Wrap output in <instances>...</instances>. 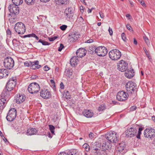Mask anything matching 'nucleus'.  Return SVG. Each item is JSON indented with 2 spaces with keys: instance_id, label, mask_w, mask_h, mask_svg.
Returning <instances> with one entry per match:
<instances>
[{
  "instance_id": "nucleus-1",
  "label": "nucleus",
  "mask_w": 155,
  "mask_h": 155,
  "mask_svg": "<svg viewBox=\"0 0 155 155\" xmlns=\"http://www.w3.org/2000/svg\"><path fill=\"white\" fill-rule=\"evenodd\" d=\"M105 140L111 143H116L119 139V136L115 132L113 131H109L105 135Z\"/></svg>"
},
{
  "instance_id": "nucleus-2",
  "label": "nucleus",
  "mask_w": 155,
  "mask_h": 155,
  "mask_svg": "<svg viewBox=\"0 0 155 155\" xmlns=\"http://www.w3.org/2000/svg\"><path fill=\"white\" fill-rule=\"evenodd\" d=\"M121 55V52L118 50L114 49L110 51L109 56L112 60H117L120 58Z\"/></svg>"
},
{
  "instance_id": "nucleus-3",
  "label": "nucleus",
  "mask_w": 155,
  "mask_h": 155,
  "mask_svg": "<svg viewBox=\"0 0 155 155\" xmlns=\"http://www.w3.org/2000/svg\"><path fill=\"white\" fill-rule=\"evenodd\" d=\"M14 29L15 31L19 34H23L26 31L25 25L21 22H18L16 23Z\"/></svg>"
},
{
  "instance_id": "nucleus-4",
  "label": "nucleus",
  "mask_w": 155,
  "mask_h": 155,
  "mask_svg": "<svg viewBox=\"0 0 155 155\" xmlns=\"http://www.w3.org/2000/svg\"><path fill=\"white\" fill-rule=\"evenodd\" d=\"M40 89L39 84L36 83H32L28 86V90L29 92L32 94L38 92Z\"/></svg>"
},
{
  "instance_id": "nucleus-5",
  "label": "nucleus",
  "mask_w": 155,
  "mask_h": 155,
  "mask_svg": "<svg viewBox=\"0 0 155 155\" xmlns=\"http://www.w3.org/2000/svg\"><path fill=\"white\" fill-rule=\"evenodd\" d=\"M17 114L16 109L15 108L10 109L8 114L6 118L8 121H12L15 118Z\"/></svg>"
},
{
  "instance_id": "nucleus-6",
  "label": "nucleus",
  "mask_w": 155,
  "mask_h": 155,
  "mask_svg": "<svg viewBox=\"0 0 155 155\" xmlns=\"http://www.w3.org/2000/svg\"><path fill=\"white\" fill-rule=\"evenodd\" d=\"M14 62L11 57H7L4 60V64L5 67L7 69H11L14 66Z\"/></svg>"
},
{
  "instance_id": "nucleus-7",
  "label": "nucleus",
  "mask_w": 155,
  "mask_h": 155,
  "mask_svg": "<svg viewBox=\"0 0 155 155\" xmlns=\"http://www.w3.org/2000/svg\"><path fill=\"white\" fill-rule=\"evenodd\" d=\"M94 53L100 56L104 57L107 53V49L104 46H99L96 48Z\"/></svg>"
},
{
  "instance_id": "nucleus-8",
  "label": "nucleus",
  "mask_w": 155,
  "mask_h": 155,
  "mask_svg": "<svg viewBox=\"0 0 155 155\" xmlns=\"http://www.w3.org/2000/svg\"><path fill=\"white\" fill-rule=\"evenodd\" d=\"M117 147V155H123L127 152V150L125 149L126 145L124 143H119Z\"/></svg>"
},
{
  "instance_id": "nucleus-9",
  "label": "nucleus",
  "mask_w": 155,
  "mask_h": 155,
  "mask_svg": "<svg viewBox=\"0 0 155 155\" xmlns=\"http://www.w3.org/2000/svg\"><path fill=\"white\" fill-rule=\"evenodd\" d=\"M144 136L148 138H151L155 136V130L152 128L146 129L144 131Z\"/></svg>"
},
{
  "instance_id": "nucleus-10",
  "label": "nucleus",
  "mask_w": 155,
  "mask_h": 155,
  "mask_svg": "<svg viewBox=\"0 0 155 155\" xmlns=\"http://www.w3.org/2000/svg\"><path fill=\"white\" fill-rule=\"evenodd\" d=\"M128 96V94L124 91H121L119 92L117 95V99L120 101L126 100Z\"/></svg>"
},
{
  "instance_id": "nucleus-11",
  "label": "nucleus",
  "mask_w": 155,
  "mask_h": 155,
  "mask_svg": "<svg viewBox=\"0 0 155 155\" xmlns=\"http://www.w3.org/2000/svg\"><path fill=\"white\" fill-rule=\"evenodd\" d=\"M127 91L129 93H132L136 89V84L133 82H128L126 85Z\"/></svg>"
},
{
  "instance_id": "nucleus-12",
  "label": "nucleus",
  "mask_w": 155,
  "mask_h": 155,
  "mask_svg": "<svg viewBox=\"0 0 155 155\" xmlns=\"http://www.w3.org/2000/svg\"><path fill=\"white\" fill-rule=\"evenodd\" d=\"M128 68V64L123 60H120L117 65V68L118 70L124 72L126 71Z\"/></svg>"
},
{
  "instance_id": "nucleus-13",
  "label": "nucleus",
  "mask_w": 155,
  "mask_h": 155,
  "mask_svg": "<svg viewBox=\"0 0 155 155\" xmlns=\"http://www.w3.org/2000/svg\"><path fill=\"white\" fill-rule=\"evenodd\" d=\"M137 131L135 128L131 127L127 130L125 132L126 136L127 137H131L136 135Z\"/></svg>"
},
{
  "instance_id": "nucleus-14",
  "label": "nucleus",
  "mask_w": 155,
  "mask_h": 155,
  "mask_svg": "<svg viewBox=\"0 0 155 155\" xmlns=\"http://www.w3.org/2000/svg\"><path fill=\"white\" fill-rule=\"evenodd\" d=\"M40 96L45 99H48L51 97V94L50 91L47 89H44L41 90Z\"/></svg>"
},
{
  "instance_id": "nucleus-15",
  "label": "nucleus",
  "mask_w": 155,
  "mask_h": 155,
  "mask_svg": "<svg viewBox=\"0 0 155 155\" xmlns=\"http://www.w3.org/2000/svg\"><path fill=\"white\" fill-rule=\"evenodd\" d=\"M111 143L108 141L107 140H104L103 141V144L102 146V151H105L110 149L111 147Z\"/></svg>"
},
{
  "instance_id": "nucleus-16",
  "label": "nucleus",
  "mask_w": 155,
  "mask_h": 155,
  "mask_svg": "<svg viewBox=\"0 0 155 155\" xmlns=\"http://www.w3.org/2000/svg\"><path fill=\"white\" fill-rule=\"evenodd\" d=\"M9 91L6 89H5L3 91L1 97L3 98L1 99H5L6 100V102H7L9 100L10 98V95L9 94Z\"/></svg>"
},
{
  "instance_id": "nucleus-17",
  "label": "nucleus",
  "mask_w": 155,
  "mask_h": 155,
  "mask_svg": "<svg viewBox=\"0 0 155 155\" xmlns=\"http://www.w3.org/2000/svg\"><path fill=\"white\" fill-rule=\"evenodd\" d=\"M86 50L84 48H79L76 52L77 57L81 58L84 56L86 54Z\"/></svg>"
},
{
  "instance_id": "nucleus-18",
  "label": "nucleus",
  "mask_w": 155,
  "mask_h": 155,
  "mask_svg": "<svg viewBox=\"0 0 155 155\" xmlns=\"http://www.w3.org/2000/svg\"><path fill=\"white\" fill-rule=\"evenodd\" d=\"M9 12L12 14L16 15H18L19 12V10L18 7L15 6V7L10 5L9 7Z\"/></svg>"
},
{
  "instance_id": "nucleus-19",
  "label": "nucleus",
  "mask_w": 155,
  "mask_h": 155,
  "mask_svg": "<svg viewBox=\"0 0 155 155\" xmlns=\"http://www.w3.org/2000/svg\"><path fill=\"white\" fill-rule=\"evenodd\" d=\"M9 74V71L6 69H0V78H6L8 76Z\"/></svg>"
},
{
  "instance_id": "nucleus-20",
  "label": "nucleus",
  "mask_w": 155,
  "mask_h": 155,
  "mask_svg": "<svg viewBox=\"0 0 155 155\" xmlns=\"http://www.w3.org/2000/svg\"><path fill=\"white\" fill-rule=\"evenodd\" d=\"M38 132V130L35 128H29L27 130L26 134L28 135H36Z\"/></svg>"
},
{
  "instance_id": "nucleus-21",
  "label": "nucleus",
  "mask_w": 155,
  "mask_h": 155,
  "mask_svg": "<svg viewBox=\"0 0 155 155\" xmlns=\"http://www.w3.org/2000/svg\"><path fill=\"white\" fill-rule=\"evenodd\" d=\"M134 70L133 69H129L125 73V75L128 78H132L134 75Z\"/></svg>"
},
{
  "instance_id": "nucleus-22",
  "label": "nucleus",
  "mask_w": 155,
  "mask_h": 155,
  "mask_svg": "<svg viewBox=\"0 0 155 155\" xmlns=\"http://www.w3.org/2000/svg\"><path fill=\"white\" fill-rule=\"evenodd\" d=\"M26 97L23 95L20 94H17L16 98V102L18 104L22 103L25 100Z\"/></svg>"
},
{
  "instance_id": "nucleus-23",
  "label": "nucleus",
  "mask_w": 155,
  "mask_h": 155,
  "mask_svg": "<svg viewBox=\"0 0 155 155\" xmlns=\"http://www.w3.org/2000/svg\"><path fill=\"white\" fill-rule=\"evenodd\" d=\"M31 69L35 70L39 69L41 67V65L39 64V61H35L31 63Z\"/></svg>"
},
{
  "instance_id": "nucleus-24",
  "label": "nucleus",
  "mask_w": 155,
  "mask_h": 155,
  "mask_svg": "<svg viewBox=\"0 0 155 155\" xmlns=\"http://www.w3.org/2000/svg\"><path fill=\"white\" fill-rule=\"evenodd\" d=\"M83 114L87 118H91L93 115L94 114L89 110H85L83 112Z\"/></svg>"
},
{
  "instance_id": "nucleus-25",
  "label": "nucleus",
  "mask_w": 155,
  "mask_h": 155,
  "mask_svg": "<svg viewBox=\"0 0 155 155\" xmlns=\"http://www.w3.org/2000/svg\"><path fill=\"white\" fill-rule=\"evenodd\" d=\"M70 62L71 65L74 66L77 64L78 60L77 57L74 56L71 59Z\"/></svg>"
},
{
  "instance_id": "nucleus-26",
  "label": "nucleus",
  "mask_w": 155,
  "mask_h": 155,
  "mask_svg": "<svg viewBox=\"0 0 155 155\" xmlns=\"http://www.w3.org/2000/svg\"><path fill=\"white\" fill-rule=\"evenodd\" d=\"M7 103L4 99L0 100V112L2 111L5 108Z\"/></svg>"
},
{
  "instance_id": "nucleus-27",
  "label": "nucleus",
  "mask_w": 155,
  "mask_h": 155,
  "mask_svg": "<svg viewBox=\"0 0 155 155\" xmlns=\"http://www.w3.org/2000/svg\"><path fill=\"white\" fill-rule=\"evenodd\" d=\"M16 85L15 83L14 82L12 84L7 83L5 89L8 91H11L13 89V88L15 87Z\"/></svg>"
},
{
  "instance_id": "nucleus-28",
  "label": "nucleus",
  "mask_w": 155,
  "mask_h": 155,
  "mask_svg": "<svg viewBox=\"0 0 155 155\" xmlns=\"http://www.w3.org/2000/svg\"><path fill=\"white\" fill-rule=\"evenodd\" d=\"M73 71L69 68L66 69L64 71V74L66 76L70 78L72 76Z\"/></svg>"
},
{
  "instance_id": "nucleus-29",
  "label": "nucleus",
  "mask_w": 155,
  "mask_h": 155,
  "mask_svg": "<svg viewBox=\"0 0 155 155\" xmlns=\"http://www.w3.org/2000/svg\"><path fill=\"white\" fill-rule=\"evenodd\" d=\"M73 13L71 8H69L68 9H66V11L65 12V14L68 17L70 18L71 16L72 13Z\"/></svg>"
},
{
  "instance_id": "nucleus-30",
  "label": "nucleus",
  "mask_w": 155,
  "mask_h": 155,
  "mask_svg": "<svg viewBox=\"0 0 155 155\" xmlns=\"http://www.w3.org/2000/svg\"><path fill=\"white\" fill-rule=\"evenodd\" d=\"M12 1L13 3L16 6L20 5L23 2V0H12Z\"/></svg>"
},
{
  "instance_id": "nucleus-31",
  "label": "nucleus",
  "mask_w": 155,
  "mask_h": 155,
  "mask_svg": "<svg viewBox=\"0 0 155 155\" xmlns=\"http://www.w3.org/2000/svg\"><path fill=\"white\" fill-rule=\"evenodd\" d=\"M63 95L66 99H69L71 98V95L69 94V92L68 91H65Z\"/></svg>"
},
{
  "instance_id": "nucleus-32",
  "label": "nucleus",
  "mask_w": 155,
  "mask_h": 155,
  "mask_svg": "<svg viewBox=\"0 0 155 155\" xmlns=\"http://www.w3.org/2000/svg\"><path fill=\"white\" fill-rule=\"evenodd\" d=\"M83 147L85 149L87 152H88L90 150V146L87 143H85L83 145Z\"/></svg>"
},
{
  "instance_id": "nucleus-33",
  "label": "nucleus",
  "mask_w": 155,
  "mask_h": 155,
  "mask_svg": "<svg viewBox=\"0 0 155 155\" xmlns=\"http://www.w3.org/2000/svg\"><path fill=\"white\" fill-rule=\"evenodd\" d=\"M14 82L16 84V79L15 77H13L10 78L7 83H10L11 84H12Z\"/></svg>"
},
{
  "instance_id": "nucleus-34",
  "label": "nucleus",
  "mask_w": 155,
  "mask_h": 155,
  "mask_svg": "<svg viewBox=\"0 0 155 155\" xmlns=\"http://www.w3.org/2000/svg\"><path fill=\"white\" fill-rule=\"evenodd\" d=\"M48 127L51 133L53 134H54V130L55 129L54 127L52 125H49Z\"/></svg>"
},
{
  "instance_id": "nucleus-35",
  "label": "nucleus",
  "mask_w": 155,
  "mask_h": 155,
  "mask_svg": "<svg viewBox=\"0 0 155 155\" xmlns=\"http://www.w3.org/2000/svg\"><path fill=\"white\" fill-rule=\"evenodd\" d=\"M12 42L13 45L15 47L18 46L20 43V42L19 41H17L16 39H13L12 41Z\"/></svg>"
},
{
  "instance_id": "nucleus-36",
  "label": "nucleus",
  "mask_w": 155,
  "mask_h": 155,
  "mask_svg": "<svg viewBox=\"0 0 155 155\" xmlns=\"http://www.w3.org/2000/svg\"><path fill=\"white\" fill-rule=\"evenodd\" d=\"M106 109L105 106L104 104L100 105L98 108V110L99 111H103Z\"/></svg>"
},
{
  "instance_id": "nucleus-37",
  "label": "nucleus",
  "mask_w": 155,
  "mask_h": 155,
  "mask_svg": "<svg viewBox=\"0 0 155 155\" xmlns=\"http://www.w3.org/2000/svg\"><path fill=\"white\" fill-rule=\"evenodd\" d=\"M143 130L142 127H140L138 129V133L136 135V137L138 139L140 138V135L141 134V131Z\"/></svg>"
},
{
  "instance_id": "nucleus-38",
  "label": "nucleus",
  "mask_w": 155,
  "mask_h": 155,
  "mask_svg": "<svg viewBox=\"0 0 155 155\" xmlns=\"http://www.w3.org/2000/svg\"><path fill=\"white\" fill-rule=\"evenodd\" d=\"M143 38L146 44L148 46H149L150 45V42L148 38L146 36H145L143 37Z\"/></svg>"
},
{
  "instance_id": "nucleus-39",
  "label": "nucleus",
  "mask_w": 155,
  "mask_h": 155,
  "mask_svg": "<svg viewBox=\"0 0 155 155\" xmlns=\"http://www.w3.org/2000/svg\"><path fill=\"white\" fill-rule=\"evenodd\" d=\"M38 42L41 43L43 45H50V43L48 42L42 40L41 39H39Z\"/></svg>"
},
{
  "instance_id": "nucleus-40",
  "label": "nucleus",
  "mask_w": 155,
  "mask_h": 155,
  "mask_svg": "<svg viewBox=\"0 0 155 155\" xmlns=\"http://www.w3.org/2000/svg\"><path fill=\"white\" fill-rule=\"evenodd\" d=\"M26 3L28 5H31L34 3L35 0H25Z\"/></svg>"
},
{
  "instance_id": "nucleus-41",
  "label": "nucleus",
  "mask_w": 155,
  "mask_h": 155,
  "mask_svg": "<svg viewBox=\"0 0 155 155\" xmlns=\"http://www.w3.org/2000/svg\"><path fill=\"white\" fill-rule=\"evenodd\" d=\"M143 49L144 50V51L145 53H146V55H147V57L149 59H151V57L150 56L149 54L148 53V52L147 51V49H146V48H145L143 47Z\"/></svg>"
},
{
  "instance_id": "nucleus-42",
  "label": "nucleus",
  "mask_w": 155,
  "mask_h": 155,
  "mask_svg": "<svg viewBox=\"0 0 155 155\" xmlns=\"http://www.w3.org/2000/svg\"><path fill=\"white\" fill-rule=\"evenodd\" d=\"M68 153L69 155H77L76 150H74L71 151H70Z\"/></svg>"
},
{
  "instance_id": "nucleus-43",
  "label": "nucleus",
  "mask_w": 155,
  "mask_h": 155,
  "mask_svg": "<svg viewBox=\"0 0 155 155\" xmlns=\"http://www.w3.org/2000/svg\"><path fill=\"white\" fill-rule=\"evenodd\" d=\"M77 40V39H76V38H74L72 37L69 36L68 40L70 42H75Z\"/></svg>"
},
{
  "instance_id": "nucleus-44",
  "label": "nucleus",
  "mask_w": 155,
  "mask_h": 155,
  "mask_svg": "<svg viewBox=\"0 0 155 155\" xmlns=\"http://www.w3.org/2000/svg\"><path fill=\"white\" fill-rule=\"evenodd\" d=\"M95 47L94 46H93L92 47H91L90 48V50H91V51H89V52H90V53H91L92 54H93V53H94V50H95V49H96Z\"/></svg>"
},
{
  "instance_id": "nucleus-45",
  "label": "nucleus",
  "mask_w": 155,
  "mask_h": 155,
  "mask_svg": "<svg viewBox=\"0 0 155 155\" xmlns=\"http://www.w3.org/2000/svg\"><path fill=\"white\" fill-rule=\"evenodd\" d=\"M69 36L77 39V37H76V34L75 33H72L71 34H70Z\"/></svg>"
},
{
  "instance_id": "nucleus-46",
  "label": "nucleus",
  "mask_w": 155,
  "mask_h": 155,
  "mask_svg": "<svg viewBox=\"0 0 155 155\" xmlns=\"http://www.w3.org/2000/svg\"><path fill=\"white\" fill-rule=\"evenodd\" d=\"M102 151H94V155H102Z\"/></svg>"
},
{
  "instance_id": "nucleus-47",
  "label": "nucleus",
  "mask_w": 155,
  "mask_h": 155,
  "mask_svg": "<svg viewBox=\"0 0 155 155\" xmlns=\"http://www.w3.org/2000/svg\"><path fill=\"white\" fill-rule=\"evenodd\" d=\"M121 36L122 39L125 41H126L127 38L125 35V34L124 33H122Z\"/></svg>"
},
{
  "instance_id": "nucleus-48",
  "label": "nucleus",
  "mask_w": 155,
  "mask_h": 155,
  "mask_svg": "<svg viewBox=\"0 0 155 155\" xmlns=\"http://www.w3.org/2000/svg\"><path fill=\"white\" fill-rule=\"evenodd\" d=\"M67 26L65 25H63L60 27V28L62 31L65 30L67 28Z\"/></svg>"
},
{
  "instance_id": "nucleus-49",
  "label": "nucleus",
  "mask_w": 155,
  "mask_h": 155,
  "mask_svg": "<svg viewBox=\"0 0 155 155\" xmlns=\"http://www.w3.org/2000/svg\"><path fill=\"white\" fill-rule=\"evenodd\" d=\"M6 33L7 36L9 37H10L11 34V32L10 30L9 29H8L6 31Z\"/></svg>"
},
{
  "instance_id": "nucleus-50",
  "label": "nucleus",
  "mask_w": 155,
  "mask_h": 155,
  "mask_svg": "<svg viewBox=\"0 0 155 155\" xmlns=\"http://www.w3.org/2000/svg\"><path fill=\"white\" fill-rule=\"evenodd\" d=\"M31 62H32L31 61H29V62L27 61L25 62L24 63L25 66L27 67H29L30 66L31 67Z\"/></svg>"
},
{
  "instance_id": "nucleus-51",
  "label": "nucleus",
  "mask_w": 155,
  "mask_h": 155,
  "mask_svg": "<svg viewBox=\"0 0 155 155\" xmlns=\"http://www.w3.org/2000/svg\"><path fill=\"white\" fill-rule=\"evenodd\" d=\"M64 47L63 45L62 44H60V46L58 49V51H61L63 48H64Z\"/></svg>"
},
{
  "instance_id": "nucleus-52",
  "label": "nucleus",
  "mask_w": 155,
  "mask_h": 155,
  "mask_svg": "<svg viewBox=\"0 0 155 155\" xmlns=\"http://www.w3.org/2000/svg\"><path fill=\"white\" fill-rule=\"evenodd\" d=\"M58 2L60 3L61 4H65V2H66V0H58Z\"/></svg>"
},
{
  "instance_id": "nucleus-53",
  "label": "nucleus",
  "mask_w": 155,
  "mask_h": 155,
  "mask_svg": "<svg viewBox=\"0 0 155 155\" xmlns=\"http://www.w3.org/2000/svg\"><path fill=\"white\" fill-rule=\"evenodd\" d=\"M89 137L91 139H92L94 137V134L90 132L89 134Z\"/></svg>"
},
{
  "instance_id": "nucleus-54",
  "label": "nucleus",
  "mask_w": 155,
  "mask_h": 155,
  "mask_svg": "<svg viewBox=\"0 0 155 155\" xmlns=\"http://www.w3.org/2000/svg\"><path fill=\"white\" fill-rule=\"evenodd\" d=\"M137 109V107L135 106H133L131 107L130 108V110L131 111H133L136 110Z\"/></svg>"
},
{
  "instance_id": "nucleus-55",
  "label": "nucleus",
  "mask_w": 155,
  "mask_h": 155,
  "mask_svg": "<svg viewBox=\"0 0 155 155\" xmlns=\"http://www.w3.org/2000/svg\"><path fill=\"white\" fill-rule=\"evenodd\" d=\"M33 34V33L31 34H29L25 35L23 36V38H27V37H32V35H32Z\"/></svg>"
},
{
  "instance_id": "nucleus-56",
  "label": "nucleus",
  "mask_w": 155,
  "mask_h": 155,
  "mask_svg": "<svg viewBox=\"0 0 155 155\" xmlns=\"http://www.w3.org/2000/svg\"><path fill=\"white\" fill-rule=\"evenodd\" d=\"M138 1L140 3V4L142 5L143 6V7H146V4L144 1H140L139 0Z\"/></svg>"
},
{
  "instance_id": "nucleus-57",
  "label": "nucleus",
  "mask_w": 155,
  "mask_h": 155,
  "mask_svg": "<svg viewBox=\"0 0 155 155\" xmlns=\"http://www.w3.org/2000/svg\"><path fill=\"white\" fill-rule=\"evenodd\" d=\"M108 31L110 35H112L113 34V31L112 30V29L110 28V27H109V28L108 29Z\"/></svg>"
},
{
  "instance_id": "nucleus-58",
  "label": "nucleus",
  "mask_w": 155,
  "mask_h": 155,
  "mask_svg": "<svg viewBox=\"0 0 155 155\" xmlns=\"http://www.w3.org/2000/svg\"><path fill=\"white\" fill-rule=\"evenodd\" d=\"M126 27H127V29H128L129 30H132V28L130 24H127V25Z\"/></svg>"
},
{
  "instance_id": "nucleus-59",
  "label": "nucleus",
  "mask_w": 155,
  "mask_h": 155,
  "mask_svg": "<svg viewBox=\"0 0 155 155\" xmlns=\"http://www.w3.org/2000/svg\"><path fill=\"white\" fill-rule=\"evenodd\" d=\"M50 82L52 84V86H53L54 87H55V83L54 81L52 79L50 80Z\"/></svg>"
},
{
  "instance_id": "nucleus-60",
  "label": "nucleus",
  "mask_w": 155,
  "mask_h": 155,
  "mask_svg": "<svg viewBox=\"0 0 155 155\" xmlns=\"http://www.w3.org/2000/svg\"><path fill=\"white\" fill-rule=\"evenodd\" d=\"M32 35V37H34L37 40H38L39 39V38L37 36H36L35 34H34V33H33V34L32 35Z\"/></svg>"
},
{
  "instance_id": "nucleus-61",
  "label": "nucleus",
  "mask_w": 155,
  "mask_h": 155,
  "mask_svg": "<svg viewBox=\"0 0 155 155\" xmlns=\"http://www.w3.org/2000/svg\"><path fill=\"white\" fill-rule=\"evenodd\" d=\"M99 13L101 18H104V14L103 13H102L101 12H100Z\"/></svg>"
},
{
  "instance_id": "nucleus-62",
  "label": "nucleus",
  "mask_w": 155,
  "mask_h": 155,
  "mask_svg": "<svg viewBox=\"0 0 155 155\" xmlns=\"http://www.w3.org/2000/svg\"><path fill=\"white\" fill-rule=\"evenodd\" d=\"M44 70L45 71H47L49 70V68L47 65H46L44 67Z\"/></svg>"
},
{
  "instance_id": "nucleus-63",
  "label": "nucleus",
  "mask_w": 155,
  "mask_h": 155,
  "mask_svg": "<svg viewBox=\"0 0 155 155\" xmlns=\"http://www.w3.org/2000/svg\"><path fill=\"white\" fill-rule=\"evenodd\" d=\"M59 155H69L68 153H66L65 152H62L60 153Z\"/></svg>"
},
{
  "instance_id": "nucleus-64",
  "label": "nucleus",
  "mask_w": 155,
  "mask_h": 155,
  "mask_svg": "<svg viewBox=\"0 0 155 155\" xmlns=\"http://www.w3.org/2000/svg\"><path fill=\"white\" fill-rule=\"evenodd\" d=\"M60 88L62 89H64V84L62 82H61L60 84Z\"/></svg>"
}]
</instances>
